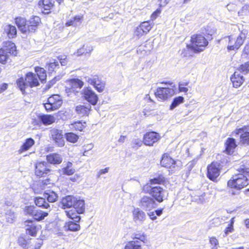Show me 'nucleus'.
Masks as SVG:
<instances>
[{
  "instance_id": "obj_1",
  "label": "nucleus",
  "mask_w": 249,
  "mask_h": 249,
  "mask_svg": "<svg viewBox=\"0 0 249 249\" xmlns=\"http://www.w3.org/2000/svg\"><path fill=\"white\" fill-rule=\"evenodd\" d=\"M240 173L232 176L228 183V186L232 188L240 190L246 187L249 183L248 177L249 175V161L246 164H243L240 167L237 169Z\"/></svg>"
},
{
  "instance_id": "obj_2",
  "label": "nucleus",
  "mask_w": 249,
  "mask_h": 249,
  "mask_svg": "<svg viewBox=\"0 0 249 249\" xmlns=\"http://www.w3.org/2000/svg\"><path fill=\"white\" fill-rule=\"evenodd\" d=\"M17 84L22 93L29 88H33L39 85V83L36 74L32 72L26 73L25 78L20 77L17 80Z\"/></svg>"
},
{
  "instance_id": "obj_3",
  "label": "nucleus",
  "mask_w": 249,
  "mask_h": 249,
  "mask_svg": "<svg viewBox=\"0 0 249 249\" xmlns=\"http://www.w3.org/2000/svg\"><path fill=\"white\" fill-rule=\"evenodd\" d=\"M191 43L187 45V47L195 53L203 51L204 48L208 44V41L201 35H193L191 37Z\"/></svg>"
},
{
  "instance_id": "obj_4",
  "label": "nucleus",
  "mask_w": 249,
  "mask_h": 249,
  "mask_svg": "<svg viewBox=\"0 0 249 249\" xmlns=\"http://www.w3.org/2000/svg\"><path fill=\"white\" fill-rule=\"evenodd\" d=\"M7 46L0 49V63L5 64L10 62L11 55H16L17 50L15 44L9 41L6 43Z\"/></svg>"
},
{
  "instance_id": "obj_5",
  "label": "nucleus",
  "mask_w": 249,
  "mask_h": 249,
  "mask_svg": "<svg viewBox=\"0 0 249 249\" xmlns=\"http://www.w3.org/2000/svg\"><path fill=\"white\" fill-rule=\"evenodd\" d=\"M62 100L58 94H53L49 97L43 106L47 111H52L59 108L62 104Z\"/></svg>"
},
{
  "instance_id": "obj_6",
  "label": "nucleus",
  "mask_w": 249,
  "mask_h": 249,
  "mask_svg": "<svg viewBox=\"0 0 249 249\" xmlns=\"http://www.w3.org/2000/svg\"><path fill=\"white\" fill-rule=\"evenodd\" d=\"M221 165L217 162H213L207 166V176L212 181L216 182L220 175Z\"/></svg>"
},
{
  "instance_id": "obj_7",
  "label": "nucleus",
  "mask_w": 249,
  "mask_h": 249,
  "mask_svg": "<svg viewBox=\"0 0 249 249\" xmlns=\"http://www.w3.org/2000/svg\"><path fill=\"white\" fill-rule=\"evenodd\" d=\"M85 80L89 84L92 85L99 92L104 91L105 88V83L101 80L98 75H90L85 77Z\"/></svg>"
},
{
  "instance_id": "obj_8",
  "label": "nucleus",
  "mask_w": 249,
  "mask_h": 249,
  "mask_svg": "<svg viewBox=\"0 0 249 249\" xmlns=\"http://www.w3.org/2000/svg\"><path fill=\"white\" fill-rule=\"evenodd\" d=\"M157 203L154 198L151 196H144L139 202V207L143 210L150 211L157 207Z\"/></svg>"
},
{
  "instance_id": "obj_9",
  "label": "nucleus",
  "mask_w": 249,
  "mask_h": 249,
  "mask_svg": "<svg viewBox=\"0 0 249 249\" xmlns=\"http://www.w3.org/2000/svg\"><path fill=\"white\" fill-rule=\"evenodd\" d=\"M35 166V174L39 177H45L51 172L50 165L46 161L37 162Z\"/></svg>"
},
{
  "instance_id": "obj_10",
  "label": "nucleus",
  "mask_w": 249,
  "mask_h": 249,
  "mask_svg": "<svg viewBox=\"0 0 249 249\" xmlns=\"http://www.w3.org/2000/svg\"><path fill=\"white\" fill-rule=\"evenodd\" d=\"M175 93V90L172 88H158L155 95L159 100L163 101L172 96Z\"/></svg>"
},
{
  "instance_id": "obj_11",
  "label": "nucleus",
  "mask_w": 249,
  "mask_h": 249,
  "mask_svg": "<svg viewBox=\"0 0 249 249\" xmlns=\"http://www.w3.org/2000/svg\"><path fill=\"white\" fill-rule=\"evenodd\" d=\"M234 132L239 136L241 144L246 146L249 145V126H244L236 129Z\"/></svg>"
},
{
  "instance_id": "obj_12",
  "label": "nucleus",
  "mask_w": 249,
  "mask_h": 249,
  "mask_svg": "<svg viewBox=\"0 0 249 249\" xmlns=\"http://www.w3.org/2000/svg\"><path fill=\"white\" fill-rule=\"evenodd\" d=\"M150 194L155 200L160 203L163 201L167 192L160 186L152 187L150 189Z\"/></svg>"
},
{
  "instance_id": "obj_13",
  "label": "nucleus",
  "mask_w": 249,
  "mask_h": 249,
  "mask_svg": "<svg viewBox=\"0 0 249 249\" xmlns=\"http://www.w3.org/2000/svg\"><path fill=\"white\" fill-rule=\"evenodd\" d=\"M50 134L53 140L59 147H63L65 145V141L62 134V131L53 128L50 131Z\"/></svg>"
},
{
  "instance_id": "obj_14",
  "label": "nucleus",
  "mask_w": 249,
  "mask_h": 249,
  "mask_svg": "<svg viewBox=\"0 0 249 249\" xmlns=\"http://www.w3.org/2000/svg\"><path fill=\"white\" fill-rule=\"evenodd\" d=\"M161 137L155 131L146 133L143 136V143L147 146H152L154 143L159 141Z\"/></svg>"
},
{
  "instance_id": "obj_15",
  "label": "nucleus",
  "mask_w": 249,
  "mask_h": 249,
  "mask_svg": "<svg viewBox=\"0 0 249 249\" xmlns=\"http://www.w3.org/2000/svg\"><path fill=\"white\" fill-rule=\"evenodd\" d=\"M85 99L92 105H95L98 100L97 94L89 87L85 88L83 89Z\"/></svg>"
},
{
  "instance_id": "obj_16",
  "label": "nucleus",
  "mask_w": 249,
  "mask_h": 249,
  "mask_svg": "<svg viewBox=\"0 0 249 249\" xmlns=\"http://www.w3.org/2000/svg\"><path fill=\"white\" fill-rule=\"evenodd\" d=\"M247 34L248 32L246 30L242 31L235 40L234 45H231L229 47V51H230L238 50L243 44L244 42L246 39Z\"/></svg>"
},
{
  "instance_id": "obj_17",
  "label": "nucleus",
  "mask_w": 249,
  "mask_h": 249,
  "mask_svg": "<svg viewBox=\"0 0 249 249\" xmlns=\"http://www.w3.org/2000/svg\"><path fill=\"white\" fill-rule=\"evenodd\" d=\"M134 221L137 224H142L146 219V215L145 213L141 209L139 208H135L132 212Z\"/></svg>"
},
{
  "instance_id": "obj_18",
  "label": "nucleus",
  "mask_w": 249,
  "mask_h": 249,
  "mask_svg": "<svg viewBox=\"0 0 249 249\" xmlns=\"http://www.w3.org/2000/svg\"><path fill=\"white\" fill-rule=\"evenodd\" d=\"M54 0H40L38 5L42 13L48 14L54 5Z\"/></svg>"
},
{
  "instance_id": "obj_19",
  "label": "nucleus",
  "mask_w": 249,
  "mask_h": 249,
  "mask_svg": "<svg viewBox=\"0 0 249 249\" xmlns=\"http://www.w3.org/2000/svg\"><path fill=\"white\" fill-rule=\"evenodd\" d=\"M38 121H34L35 124H39L42 123L44 125H50L55 121V118L52 115L41 114L38 116Z\"/></svg>"
},
{
  "instance_id": "obj_20",
  "label": "nucleus",
  "mask_w": 249,
  "mask_h": 249,
  "mask_svg": "<svg viewBox=\"0 0 249 249\" xmlns=\"http://www.w3.org/2000/svg\"><path fill=\"white\" fill-rule=\"evenodd\" d=\"M231 80L232 83L233 87L237 88L243 83L244 78L239 71H236L231 77Z\"/></svg>"
},
{
  "instance_id": "obj_21",
  "label": "nucleus",
  "mask_w": 249,
  "mask_h": 249,
  "mask_svg": "<svg viewBox=\"0 0 249 249\" xmlns=\"http://www.w3.org/2000/svg\"><path fill=\"white\" fill-rule=\"evenodd\" d=\"M47 162L52 164H59L63 161L61 155L56 153L50 154L46 156Z\"/></svg>"
},
{
  "instance_id": "obj_22",
  "label": "nucleus",
  "mask_w": 249,
  "mask_h": 249,
  "mask_svg": "<svg viewBox=\"0 0 249 249\" xmlns=\"http://www.w3.org/2000/svg\"><path fill=\"white\" fill-rule=\"evenodd\" d=\"M41 20L38 16L32 17L28 21V30L29 32H34L36 30Z\"/></svg>"
},
{
  "instance_id": "obj_23",
  "label": "nucleus",
  "mask_w": 249,
  "mask_h": 249,
  "mask_svg": "<svg viewBox=\"0 0 249 249\" xmlns=\"http://www.w3.org/2000/svg\"><path fill=\"white\" fill-rule=\"evenodd\" d=\"M26 226V232L27 234L32 236H35L37 233V227L32 220H26L24 222Z\"/></svg>"
},
{
  "instance_id": "obj_24",
  "label": "nucleus",
  "mask_w": 249,
  "mask_h": 249,
  "mask_svg": "<svg viewBox=\"0 0 249 249\" xmlns=\"http://www.w3.org/2000/svg\"><path fill=\"white\" fill-rule=\"evenodd\" d=\"M76 198L72 196H67L63 197L61 201L62 208H69L73 206Z\"/></svg>"
},
{
  "instance_id": "obj_25",
  "label": "nucleus",
  "mask_w": 249,
  "mask_h": 249,
  "mask_svg": "<svg viewBox=\"0 0 249 249\" xmlns=\"http://www.w3.org/2000/svg\"><path fill=\"white\" fill-rule=\"evenodd\" d=\"M91 109V106L90 105H78L75 107V112L80 117L88 116Z\"/></svg>"
},
{
  "instance_id": "obj_26",
  "label": "nucleus",
  "mask_w": 249,
  "mask_h": 249,
  "mask_svg": "<svg viewBox=\"0 0 249 249\" xmlns=\"http://www.w3.org/2000/svg\"><path fill=\"white\" fill-rule=\"evenodd\" d=\"M3 33L6 34L9 38H13L17 35V29L15 26L5 24L3 25Z\"/></svg>"
},
{
  "instance_id": "obj_27",
  "label": "nucleus",
  "mask_w": 249,
  "mask_h": 249,
  "mask_svg": "<svg viewBox=\"0 0 249 249\" xmlns=\"http://www.w3.org/2000/svg\"><path fill=\"white\" fill-rule=\"evenodd\" d=\"M15 20L18 29L22 33L25 34L28 32V24L25 18L18 17Z\"/></svg>"
},
{
  "instance_id": "obj_28",
  "label": "nucleus",
  "mask_w": 249,
  "mask_h": 249,
  "mask_svg": "<svg viewBox=\"0 0 249 249\" xmlns=\"http://www.w3.org/2000/svg\"><path fill=\"white\" fill-rule=\"evenodd\" d=\"M75 172L71 162L68 161L66 163V166L59 170V173L63 175L71 176Z\"/></svg>"
},
{
  "instance_id": "obj_29",
  "label": "nucleus",
  "mask_w": 249,
  "mask_h": 249,
  "mask_svg": "<svg viewBox=\"0 0 249 249\" xmlns=\"http://www.w3.org/2000/svg\"><path fill=\"white\" fill-rule=\"evenodd\" d=\"M83 16L81 15H76L72 18L68 20L66 23V26H73L76 27L79 26L83 21Z\"/></svg>"
},
{
  "instance_id": "obj_30",
  "label": "nucleus",
  "mask_w": 249,
  "mask_h": 249,
  "mask_svg": "<svg viewBox=\"0 0 249 249\" xmlns=\"http://www.w3.org/2000/svg\"><path fill=\"white\" fill-rule=\"evenodd\" d=\"M46 198H45L44 196L36 197L34 198L35 203L37 207L43 209H49V211H50V205L48 201H46Z\"/></svg>"
},
{
  "instance_id": "obj_31",
  "label": "nucleus",
  "mask_w": 249,
  "mask_h": 249,
  "mask_svg": "<svg viewBox=\"0 0 249 249\" xmlns=\"http://www.w3.org/2000/svg\"><path fill=\"white\" fill-rule=\"evenodd\" d=\"M225 152L230 155L233 152V150L237 146L235 139L232 138H228L225 143Z\"/></svg>"
},
{
  "instance_id": "obj_32",
  "label": "nucleus",
  "mask_w": 249,
  "mask_h": 249,
  "mask_svg": "<svg viewBox=\"0 0 249 249\" xmlns=\"http://www.w3.org/2000/svg\"><path fill=\"white\" fill-rule=\"evenodd\" d=\"M79 222L69 221L66 222L64 229L66 231H78L80 229V226L78 224Z\"/></svg>"
},
{
  "instance_id": "obj_33",
  "label": "nucleus",
  "mask_w": 249,
  "mask_h": 249,
  "mask_svg": "<svg viewBox=\"0 0 249 249\" xmlns=\"http://www.w3.org/2000/svg\"><path fill=\"white\" fill-rule=\"evenodd\" d=\"M73 208L78 213H83L85 210V203L83 199L76 198Z\"/></svg>"
},
{
  "instance_id": "obj_34",
  "label": "nucleus",
  "mask_w": 249,
  "mask_h": 249,
  "mask_svg": "<svg viewBox=\"0 0 249 249\" xmlns=\"http://www.w3.org/2000/svg\"><path fill=\"white\" fill-rule=\"evenodd\" d=\"M35 141L32 138L27 139L19 149L18 153L21 154L28 150L35 144Z\"/></svg>"
},
{
  "instance_id": "obj_35",
  "label": "nucleus",
  "mask_w": 249,
  "mask_h": 249,
  "mask_svg": "<svg viewBox=\"0 0 249 249\" xmlns=\"http://www.w3.org/2000/svg\"><path fill=\"white\" fill-rule=\"evenodd\" d=\"M43 196L46 198L48 202L53 203L57 201L58 196L57 194L52 191L45 192L43 194Z\"/></svg>"
},
{
  "instance_id": "obj_36",
  "label": "nucleus",
  "mask_w": 249,
  "mask_h": 249,
  "mask_svg": "<svg viewBox=\"0 0 249 249\" xmlns=\"http://www.w3.org/2000/svg\"><path fill=\"white\" fill-rule=\"evenodd\" d=\"M160 164L162 166L170 167L171 165L175 164V161L167 155L164 154L160 160Z\"/></svg>"
},
{
  "instance_id": "obj_37",
  "label": "nucleus",
  "mask_w": 249,
  "mask_h": 249,
  "mask_svg": "<svg viewBox=\"0 0 249 249\" xmlns=\"http://www.w3.org/2000/svg\"><path fill=\"white\" fill-rule=\"evenodd\" d=\"M34 213L33 218L37 221L43 220L49 214L47 211H43L38 209H36Z\"/></svg>"
},
{
  "instance_id": "obj_38",
  "label": "nucleus",
  "mask_w": 249,
  "mask_h": 249,
  "mask_svg": "<svg viewBox=\"0 0 249 249\" xmlns=\"http://www.w3.org/2000/svg\"><path fill=\"white\" fill-rule=\"evenodd\" d=\"M66 215L71 219V221L79 222L81 217L78 215L77 213H75L73 210L65 211Z\"/></svg>"
},
{
  "instance_id": "obj_39",
  "label": "nucleus",
  "mask_w": 249,
  "mask_h": 249,
  "mask_svg": "<svg viewBox=\"0 0 249 249\" xmlns=\"http://www.w3.org/2000/svg\"><path fill=\"white\" fill-rule=\"evenodd\" d=\"M124 249H142L140 241H131L127 243Z\"/></svg>"
},
{
  "instance_id": "obj_40",
  "label": "nucleus",
  "mask_w": 249,
  "mask_h": 249,
  "mask_svg": "<svg viewBox=\"0 0 249 249\" xmlns=\"http://www.w3.org/2000/svg\"><path fill=\"white\" fill-rule=\"evenodd\" d=\"M66 140L71 143H75L79 139V136L73 132H68L65 134Z\"/></svg>"
},
{
  "instance_id": "obj_41",
  "label": "nucleus",
  "mask_w": 249,
  "mask_h": 249,
  "mask_svg": "<svg viewBox=\"0 0 249 249\" xmlns=\"http://www.w3.org/2000/svg\"><path fill=\"white\" fill-rule=\"evenodd\" d=\"M92 50V46L84 45L82 48L77 50L76 54L77 56H80L84 54L90 53Z\"/></svg>"
},
{
  "instance_id": "obj_42",
  "label": "nucleus",
  "mask_w": 249,
  "mask_h": 249,
  "mask_svg": "<svg viewBox=\"0 0 249 249\" xmlns=\"http://www.w3.org/2000/svg\"><path fill=\"white\" fill-rule=\"evenodd\" d=\"M35 71L36 72V75L38 79L39 78L42 82L46 80L47 75L45 70L43 68L36 67L35 68Z\"/></svg>"
},
{
  "instance_id": "obj_43",
  "label": "nucleus",
  "mask_w": 249,
  "mask_h": 249,
  "mask_svg": "<svg viewBox=\"0 0 249 249\" xmlns=\"http://www.w3.org/2000/svg\"><path fill=\"white\" fill-rule=\"evenodd\" d=\"M70 84L73 89H81L84 85V82L77 78L71 79L70 80Z\"/></svg>"
},
{
  "instance_id": "obj_44",
  "label": "nucleus",
  "mask_w": 249,
  "mask_h": 249,
  "mask_svg": "<svg viewBox=\"0 0 249 249\" xmlns=\"http://www.w3.org/2000/svg\"><path fill=\"white\" fill-rule=\"evenodd\" d=\"M6 221L12 223L16 221L17 219L16 214L12 211H7L6 213Z\"/></svg>"
},
{
  "instance_id": "obj_45",
  "label": "nucleus",
  "mask_w": 249,
  "mask_h": 249,
  "mask_svg": "<svg viewBox=\"0 0 249 249\" xmlns=\"http://www.w3.org/2000/svg\"><path fill=\"white\" fill-rule=\"evenodd\" d=\"M184 101V98L182 96H178L174 99L170 107L171 110L174 109L178 107L180 104L183 103Z\"/></svg>"
},
{
  "instance_id": "obj_46",
  "label": "nucleus",
  "mask_w": 249,
  "mask_h": 249,
  "mask_svg": "<svg viewBox=\"0 0 249 249\" xmlns=\"http://www.w3.org/2000/svg\"><path fill=\"white\" fill-rule=\"evenodd\" d=\"M165 181V178L162 175H159L158 177L154 178L150 180V184H161Z\"/></svg>"
},
{
  "instance_id": "obj_47",
  "label": "nucleus",
  "mask_w": 249,
  "mask_h": 249,
  "mask_svg": "<svg viewBox=\"0 0 249 249\" xmlns=\"http://www.w3.org/2000/svg\"><path fill=\"white\" fill-rule=\"evenodd\" d=\"M165 181V178L162 175H159L158 177L154 178L150 180V184H161Z\"/></svg>"
},
{
  "instance_id": "obj_48",
  "label": "nucleus",
  "mask_w": 249,
  "mask_h": 249,
  "mask_svg": "<svg viewBox=\"0 0 249 249\" xmlns=\"http://www.w3.org/2000/svg\"><path fill=\"white\" fill-rule=\"evenodd\" d=\"M59 68V63L57 61L50 62L48 64V69L49 72H56Z\"/></svg>"
},
{
  "instance_id": "obj_49",
  "label": "nucleus",
  "mask_w": 249,
  "mask_h": 249,
  "mask_svg": "<svg viewBox=\"0 0 249 249\" xmlns=\"http://www.w3.org/2000/svg\"><path fill=\"white\" fill-rule=\"evenodd\" d=\"M73 128L78 131H82L86 126V123L85 122L82 123L81 121L76 122L72 124Z\"/></svg>"
},
{
  "instance_id": "obj_50",
  "label": "nucleus",
  "mask_w": 249,
  "mask_h": 249,
  "mask_svg": "<svg viewBox=\"0 0 249 249\" xmlns=\"http://www.w3.org/2000/svg\"><path fill=\"white\" fill-rule=\"evenodd\" d=\"M36 209L34 206H27L24 208V213L33 217Z\"/></svg>"
},
{
  "instance_id": "obj_51",
  "label": "nucleus",
  "mask_w": 249,
  "mask_h": 249,
  "mask_svg": "<svg viewBox=\"0 0 249 249\" xmlns=\"http://www.w3.org/2000/svg\"><path fill=\"white\" fill-rule=\"evenodd\" d=\"M239 16H242L244 15H249V3L245 5L238 12Z\"/></svg>"
},
{
  "instance_id": "obj_52",
  "label": "nucleus",
  "mask_w": 249,
  "mask_h": 249,
  "mask_svg": "<svg viewBox=\"0 0 249 249\" xmlns=\"http://www.w3.org/2000/svg\"><path fill=\"white\" fill-rule=\"evenodd\" d=\"M239 71L244 74L248 73L249 72V61L241 65L239 68Z\"/></svg>"
},
{
  "instance_id": "obj_53",
  "label": "nucleus",
  "mask_w": 249,
  "mask_h": 249,
  "mask_svg": "<svg viewBox=\"0 0 249 249\" xmlns=\"http://www.w3.org/2000/svg\"><path fill=\"white\" fill-rule=\"evenodd\" d=\"M143 143V141H142L139 139H135L132 142V147L134 149H138V147L141 146Z\"/></svg>"
},
{
  "instance_id": "obj_54",
  "label": "nucleus",
  "mask_w": 249,
  "mask_h": 249,
  "mask_svg": "<svg viewBox=\"0 0 249 249\" xmlns=\"http://www.w3.org/2000/svg\"><path fill=\"white\" fill-rule=\"evenodd\" d=\"M140 26L143 29L144 32L147 34L151 29V26L148 21H144L142 22Z\"/></svg>"
},
{
  "instance_id": "obj_55",
  "label": "nucleus",
  "mask_w": 249,
  "mask_h": 249,
  "mask_svg": "<svg viewBox=\"0 0 249 249\" xmlns=\"http://www.w3.org/2000/svg\"><path fill=\"white\" fill-rule=\"evenodd\" d=\"M233 218L231 219V223L228 224V226L225 229L224 231V236H227L229 233H231L233 231Z\"/></svg>"
},
{
  "instance_id": "obj_56",
  "label": "nucleus",
  "mask_w": 249,
  "mask_h": 249,
  "mask_svg": "<svg viewBox=\"0 0 249 249\" xmlns=\"http://www.w3.org/2000/svg\"><path fill=\"white\" fill-rule=\"evenodd\" d=\"M242 56L243 58L249 59V42L245 46Z\"/></svg>"
},
{
  "instance_id": "obj_57",
  "label": "nucleus",
  "mask_w": 249,
  "mask_h": 249,
  "mask_svg": "<svg viewBox=\"0 0 249 249\" xmlns=\"http://www.w3.org/2000/svg\"><path fill=\"white\" fill-rule=\"evenodd\" d=\"M209 242L213 246L212 249H217V246L218 245L219 242L215 237H210Z\"/></svg>"
},
{
  "instance_id": "obj_58",
  "label": "nucleus",
  "mask_w": 249,
  "mask_h": 249,
  "mask_svg": "<svg viewBox=\"0 0 249 249\" xmlns=\"http://www.w3.org/2000/svg\"><path fill=\"white\" fill-rule=\"evenodd\" d=\"M132 238L133 239L140 240L141 241H143L145 239V237L143 234L140 233H135L132 235Z\"/></svg>"
},
{
  "instance_id": "obj_59",
  "label": "nucleus",
  "mask_w": 249,
  "mask_h": 249,
  "mask_svg": "<svg viewBox=\"0 0 249 249\" xmlns=\"http://www.w3.org/2000/svg\"><path fill=\"white\" fill-rule=\"evenodd\" d=\"M225 39L226 40H228V44L227 46V49L229 51V47L230 46H233L235 42V39L233 38L232 36H225Z\"/></svg>"
},
{
  "instance_id": "obj_60",
  "label": "nucleus",
  "mask_w": 249,
  "mask_h": 249,
  "mask_svg": "<svg viewBox=\"0 0 249 249\" xmlns=\"http://www.w3.org/2000/svg\"><path fill=\"white\" fill-rule=\"evenodd\" d=\"M134 34L135 36L140 37L146 33L144 32L143 29H142L141 26H139L137 27L136 30L135 31Z\"/></svg>"
},
{
  "instance_id": "obj_61",
  "label": "nucleus",
  "mask_w": 249,
  "mask_h": 249,
  "mask_svg": "<svg viewBox=\"0 0 249 249\" xmlns=\"http://www.w3.org/2000/svg\"><path fill=\"white\" fill-rule=\"evenodd\" d=\"M19 244L23 248H26L28 247L27 241L23 237H19L18 239Z\"/></svg>"
},
{
  "instance_id": "obj_62",
  "label": "nucleus",
  "mask_w": 249,
  "mask_h": 249,
  "mask_svg": "<svg viewBox=\"0 0 249 249\" xmlns=\"http://www.w3.org/2000/svg\"><path fill=\"white\" fill-rule=\"evenodd\" d=\"M226 7L229 11H234L236 9V5L232 3L227 4Z\"/></svg>"
},
{
  "instance_id": "obj_63",
  "label": "nucleus",
  "mask_w": 249,
  "mask_h": 249,
  "mask_svg": "<svg viewBox=\"0 0 249 249\" xmlns=\"http://www.w3.org/2000/svg\"><path fill=\"white\" fill-rule=\"evenodd\" d=\"M108 170H109L108 167H106L104 169L100 170L98 173V177L99 178L100 177V176H101V175L105 174L107 173L108 172Z\"/></svg>"
},
{
  "instance_id": "obj_64",
  "label": "nucleus",
  "mask_w": 249,
  "mask_h": 249,
  "mask_svg": "<svg viewBox=\"0 0 249 249\" xmlns=\"http://www.w3.org/2000/svg\"><path fill=\"white\" fill-rule=\"evenodd\" d=\"M160 10H157L156 11H155L151 16V19L152 20L156 19L158 16V15L160 14Z\"/></svg>"
}]
</instances>
